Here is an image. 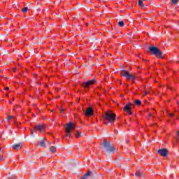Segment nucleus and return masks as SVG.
<instances>
[{
    "instance_id": "f257e3e1",
    "label": "nucleus",
    "mask_w": 179,
    "mask_h": 179,
    "mask_svg": "<svg viewBox=\"0 0 179 179\" xmlns=\"http://www.w3.org/2000/svg\"><path fill=\"white\" fill-rule=\"evenodd\" d=\"M102 149L106 152L107 153H114V144L110 143L108 141H105L103 143H101Z\"/></svg>"
},
{
    "instance_id": "f03ea898",
    "label": "nucleus",
    "mask_w": 179,
    "mask_h": 179,
    "mask_svg": "<svg viewBox=\"0 0 179 179\" xmlns=\"http://www.w3.org/2000/svg\"><path fill=\"white\" fill-rule=\"evenodd\" d=\"M76 128V124L73 122H69L66 124L65 127V132H66V136L69 137L72 134L71 133V131H73Z\"/></svg>"
},
{
    "instance_id": "7ed1b4c3",
    "label": "nucleus",
    "mask_w": 179,
    "mask_h": 179,
    "mask_svg": "<svg viewBox=\"0 0 179 179\" xmlns=\"http://www.w3.org/2000/svg\"><path fill=\"white\" fill-rule=\"evenodd\" d=\"M96 82L95 79L90 80L87 82H83L81 84V86L85 88V92H87L91 86H94V85H96Z\"/></svg>"
},
{
    "instance_id": "20e7f679",
    "label": "nucleus",
    "mask_w": 179,
    "mask_h": 179,
    "mask_svg": "<svg viewBox=\"0 0 179 179\" xmlns=\"http://www.w3.org/2000/svg\"><path fill=\"white\" fill-rule=\"evenodd\" d=\"M117 117V115L115 113H113L111 112H107L104 115V120L106 121H108V122L113 123L114 121H115V118Z\"/></svg>"
},
{
    "instance_id": "39448f33",
    "label": "nucleus",
    "mask_w": 179,
    "mask_h": 179,
    "mask_svg": "<svg viewBox=\"0 0 179 179\" xmlns=\"http://www.w3.org/2000/svg\"><path fill=\"white\" fill-rule=\"evenodd\" d=\"M120 74L122 75V76H123L124 78H126L127 80H132L133 83L134 82H135V76L129 73V72L123 70L120 72Z\"/></svg>"
},
{
    "instance_id": "423d86ee",
    "label": "nucleus",
    "mask_w": 179,
    "mask_h": 179,
    "mask_svg": "<svg viewBox=\"0 0 179 179\" xmlns=\"http://www.w3.org/2000/svg\"><path fill=\"white\" fill-rule=\"evenodd\" d=\"M149 50H150V52L154 54V55H156L157 57V58H160V57H162V51H160V50H159V48H157L155 46H150L149 48Z\"/></svg>"
},
{
    "instance_id": "0eeeda50",
    "label": "nucleus",
    "mask_w": 179,
    "mask_h": 179,
    "mask_svg": "<svg viewBox=\"0 0 179 179\" xmlns=\"http://www.w3.org/2000/svg\"><path fill=\"white\" fill-rule=\"evenodd\" d=\"M46 128H47L46 124H38L34 126V131L36 132V134H37V131H38L39 132H44Z\"/></svg>"
},
{
    "instance_id": "6e6552de",
    "label": "nucleus",
    "mask_w": 179,
    "mask_h": 179,
    "mask_svg": "<svg viewBox=\"0 0 179 179\" xmlns=\"http://www.w3.org/2000/svg\"><path fill=\"white\" fill-rule=\"evenodd\" d=\"M94 115V111L93 110V108L89 107L86 109L85 115L86 117H92V115Z\"/></svg>"
},
{
    "instance_id": "1a4fd4ad",
    "label": "nucleus",
    "mask_w": 179,
    "mask_h": 179,
    "mask_svg": "<svg viewBox=\"0 0 179 179\" xmlns=\"http://www.w3.org/2000/svg\"><path fill=\"white\" fill-rule=\"evenodd\" d=\"M131 103L127 104L124 108V110L126 111V113H128V114H129V115H132V111L131 110Z\"/></svg>"
},
{
    "instance_id": "9d476101",
    "label": "nucleus",
    "mask_w": 179,
    "mask_h": 179,
    "mask_svg": "<svg viewBox=\"0 0 179 179\" xmlns=\"http://www.w3.org/2000/svg\"><path fill=\"white\" fill-rule=\"evenodd\" d=\"M158 153L161 155V156H163L164 157H165V156H167V150L166 149L159 150Z\"/></svg>"
},
{
    "instance_id": "9b49d317",
    "label": "nucleus",
    "mask_w": 179,
    "mask_h": 179,
    "mask_svg": "<svg viewBox=\"0 0 179 179\" xmlns=\"http://www.w3.org/2000/svg\"><path fill=\"white\" fill-rule=\"evenodd\" d=\"M14 150H20L22 149V144L18 143L13 145Z\"/></svg>"
},
{
    "instance_id": "f8f14e48",
    "label": "nucleus",
    "mask_w": 179,
    "mask_h": 179,
    "mask_svg": "<svg viewBox=\"0 0 179 179\" xmlns=\"http://www.w3.org/2000/svg\"><path fill=\"white\" fill-rule=\"evenodd\" d=\"M89 176H92L91 171H87L83 177H81L80 179H86V177H89Z\"/></svg>"
},
{
    "instance_id": "ddd939ff",
    "label": "nucleus",
    "mask_w": 179,
    "mask_h": 179,
    "mask_svg": "<svg viewBox=\"0 0 179 179\" xmlns=\"http://www.w3.org/2000/svg\"><path fill=\"white\" fill-rule=\"evenodd\" d=\"M50 151L52 153H55V152H57V148L55 147V146H52V147L50 148Z\"/></svg>"
},
{
    "instance_id": "4468645a",
    "label": "nucleus",
    "mask_w": 179,
    "mask_h": 179,
    "mask_svg": "<svg viewBox=\"0 0 179 179\" xmlns=\"http://www.w3.org/2000/svg\"><path fill=\"white\" fill-rule=\"evenodd\" d=\"M135 176L136 177H142V173L141 171H136V173H135Z\"/></svg>"
},
{
    "instance_id": "2eb2a0df",
    "label": "nucleus",
    "mask_w": 179,
    "mask_h": 179,
    "mask_svg": "<svg viewBox=\"0 0 179 179\" xmlns=\"http://www.w3.org/2000/svg\"><path fill=\"white\" fill-rule=\"evenodd\" d=\"M135 104L136 106H141V104H142V101L139 99H137L135 101Z\"/></svg>"
},
{
    "instance_id": "dca6fc26",
    "label": "nucleus",
    "mask_w": 179,
    "mask_h": 179,
    "mask_svg": "<svg viewBox=\"0 0 179 179\" xmlns=\"http://www.w3.org/2000/svg\"><path fill=\"white\" fill-rule=\"evenodd\" d=\"M138 5L141 6V8H143L145 5H143V0H138Z\"/></svg>"
},
{
    "instance_id": "f3484780",
    "label": "nucleus",
    "mask_w": 179,
    "mask_h": 179,
    "mask_svg": "<svg viewBox=\"0 0 179 179\" xmlns=\"http://www.w3.org/2000/svg\"><path fill=\"white\" fill-rule=\"evenodd\" d=\"M40 146L44 148L45 147V143H44V141H42L39 143Z\"/></svg>"
},
{
    "instance_id": "a211bd4d",
    "label": "nucleus",
    "mask_w": 179,
    "mask_h": 179,
    "mask_svg": "<svg viewBox=\"0 0 179 179\" xmlns=\"http://www.w3.org/2000/svg\"><path fill=\"white\" fill-rule=\"evenodd\" d=\"M118 26H120V27H123V26H124V21H120L118 22Z\"/></svg>"
},
{
    "instance_id": "6ab92c4d",
    "label": "nucleus",
    "mask_w": 179,
    "mask_h": 179,
    "mask_svg": "<svg viewBox=\"0 0 179 179\" xmlns=\"http://www.w3.org/2000/svg\"><path fill=\"white\" fill-rule=\"evenodd\" d=\"M27 9H28L27 7H24V8H23L22 9V12L23 13H26V12H27Z\"/></svg>"
},
{
    "instance_id": "aec40b11",
    "label": "nucleus",
    "mask_w": 179,
    "mask_h": 179,
    "mask_svg": "<svg viewBox=\"0 0 179 179\" xmlns=\"http://www.w3.org/2000/svg\"><path fill=\"white\" fill-rule=\"evenodd\" d=\"M80 136V132H79V131L78 130L77 131V133H76V138H79Z\"/></svg>"
},
{
    "instance_id": "412c9836",
    "label": "nucleus",
    "mask_w": 179,
    "mask_h": 179,
    "mask_svg": "<svg viewBox=\"0 0 179 179\" xmlns=\"http://www.w3.org/2000/svg\"><path fill=\"white\" fill-rule=\"evenodd\" d=\"M12 118H13V116H8L7 117V120L10 121V120H12Z\"/></svg>"
},
{
    "instance_id": "4be33fe9",
    "label": "nucleus",
    "mask_w": 179,
    "mask_h": 179,
    "mask_svg": "<svg viewBox=\"0 0 179 179\" xmlns=\"http://www.w3.org/2000/svg\"><path fill=\"white\" fill-rule=\"evenodd\" d=\"M172 3H173L174 4L178 3V0H172Z\"/></svg>"
},
{
    "instance_id": "5701e85b",
    "label": "nucleus",
    "mask_w": 179,
    "mask_h": 179,
    "mask_svg": "<svg viewBox=\"0 0 179 179\" xmlns=\"http://www.w3.org/2000/svg\"><path fill=\"white\" fill-rule=\"evenodd\" d=\"M169 117H174L173 113H169Z\"/></svg>"
},
{
    "instance_id": "b1692460",
    "label": "nucleus",
    "mask_w": 179,
    "mask_h": 179,
    "mask_svg": "<svg viewBox=\"0 0 179 179\" xmlns=\"http://www.w3.org/2000/svg\"><path fill=\"white\" fill-rule=\"evenodd\" d=\"M34 132L33 131V130H31V135H34Z\"/></svg>"
},
{
    "instance_id": "393cba45",
    "label": "nucleus",
    "mask_w": 179,
    "mask_h": 179,
    "mask_svg": "<svg viewBox=\"0 0 179 179\" xmlns=\"http://www.w3.org/2000/svg\"><path fill=\"white\" fill-rule=\"evenodd\" d=\"M6 90H9V87H6Z\"/></svg>"
},
{
    "instance_id": "a878e982",
    "label": "nucleus",
    "mask_w": 179,
    "mask_h": 179,
    "mask_svg": "<svg viewBox=\"0 0 179 179\" xmlns=\"http://www.w3.org/2000/svg\"><path fill=\"white\" fill-rule=\"evenodd\" d=\"M38 85H41V83H40V82H38Z\"/></svg>"
},
{
    "instance_id": "bb28decb",
    "label": "nucleus",
    "mask_w": 179,
    "mask_h": 179,
    "mask_svg": "<svg viewBox=\"0 0 179 179\" xmlns=\"http://www.w3.org/2000/svg\"><path fill=\"white\" fill-rule=\"evenodd\" d=\"M151 116H152V113H150V114H149V117H151Z\"/></svg>"
},
{
    "instance_id": "cd10ccee",
    "label": "nucleus",
    "mask_w": 179,
    "mask_h": 179,
    "mask_svg": "<svg viewBox=\"0 0 179 179\" xmlns=\"http://www.w3.org/2000/svg\"><path fill=\"white\" fill-rule=\"evenodd\" d=\"M49 134H50V136H52V133H50Z\"/></svg>"
},
{
    "instance_id": "c85d7f7f",
    "label": "nucleus",
    "mask_w": 179,
    "mask_h": 179,
    "mask_svg": "<svg viewBox=\"0 0 179 179\" xmlns=\"http://www.w3.org/2000/svg\"><path fill=\"white\" fill-rule=\"evenodd\" d=\"M149 94V92H145V94Z\"/></svg>"
},
{
    "instance_id": "c756f323",
    "label": "nucleus",
    "mask_w": 179,
    "mask_h": 179,
    "mask_svg": "<svg viewBox=\"0 0 179 179\" xmlns=\"http://www.w3.org/2000/svg\"><path fill=\"white\" fill-rule=\"evenodd\" d=\"M1 150H2V148L0 147V152H1Z\"/></svg>"
},
{
    "instance_id": "7c9ffc66",
    "label": "nucleus",
    "mask_w": 179,
    "mask_h": 179,
    "mask_svg": "<svg viewBox=\"0 0 179 179\" xmlns=\"http://www.w3.org/2000/svg\"><path fill=\"white\" fill-rule=\"evenodd\" d=\"M10 104H12V102H11V101H10Z\"/></svg>"
},
{
    "instance_id": "2f4dec72",
    "label": "nucleus",
    "mask_w": 179,
    "mask_h": 179,
    "mask_svg": "<svg viewBox=\"0 0 179 179\" xmlns=\"http://www.w3.org/2000/svg\"><path fill=\"white\" fill-rule=\"evenodd\" d=\"M8 179H15V178H9Z\"/></svg>"
},
{
    "instance_id": "473e14b6",
    "label": "nucleus",
    "mask_w": 179,
    "mask_h": 179,
    "mask_svg": "<svg viewBox=\"0 0 179 179\" xmlns=\"http://www.w3.org/2000/svg\"><path fill=\"white\" fill-rule=\"evenodd\" d=\"M0 160H1V158H0Z\"/></svg>"
}]
</instances>
